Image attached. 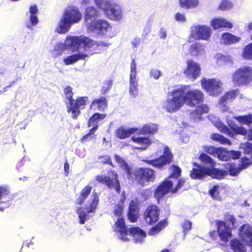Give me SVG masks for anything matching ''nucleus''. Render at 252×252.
Wrapping results in <instances>:
<instances>
[{"label":"nucleus","mask_w":252,"mask_h":252,"mask_svg":"<svg viewBox=\"0 0 252 252\" xmlns=\"http://www.w3.org/2000/svg\"><path fill=\"white\" fill-rule=\"evenodd\" d=\"M91 190L92 187L89 186H87L84 187L81 190L79 196L76 200V203L79 205H81L85 199L90 194Z\"/></svg>","instance_id":"40"},{"label":"nucleus","mask_w":252,"mask_h":252,"mask_svg":"<svg viewBox=\"0 0 252 252\" xmlns=\"http://www.w3.org/2000/svg\"><path fill=\"white\" fill-rule=\"evenodd\" d=\"M252 80V68L249 66H242L232 74V81L237 86L246 85Z\"/></svg>","instance_id":"7"},{"label":"nucleus","mask_w":252,"mask_h":252,"mask_svg":"<svg viewBox=\"0 0 252 252\" xmlns=\"http://www.w3.org/2000/svg\"><path fill=\"white\" fill-rule=\"evenodd\" d=\"M162 75V72L157 68H152L150 71V76L154 79L158 80Z\"/></svg>","instance_id":"54"},{"label":"nucleus","mask_w":252,"mask_h":252,"mask_svg":"<svg viewBox=\"0 0 252 252\" xmlns=\"http://www.w3.org/2000/svg\"><path fill=\"white\" fill-rule=\"evenodd\" d=\"M87 56L88 55L85 54H76L66 57L63 59V62L65 65H68L75 63L79 60H85Z\"/></svg>","instance_id":"33"},{"label":"nucleus","mask_w":252,"mask_h":252,"mask_svg":"<svg viewBox=\"0 0 252 252\" xmlns=\"http://www.w3.org/2000/svg\"><path fill=\"white\" fill-rule=\"evenodd\" d=\"M229 159L232 158L233 159H238L241 156V152L238 151L230 150L229 151Z\"/></svg>","instance_id":"61"},{"label":"nucleus","mask_w":252,"mask_h":252,"mask_svg":"<svg viewBox=\"0 0 252 252\" xmlns=\"http://www.w3.org/2000/svg\"><path fill=\"white\" fill-rule=\"evenodd\" d=\"M96 180L99 183H103L110 189H114L117 192L120 191V186L118 180V175L115 171H111L108 176L97 175Z\"/></svg>","instance_id":"14"},{"label":"nucleus","mask_w":252,"mask_h":252,"mask_svg":"<svg viewBox=\"0 0 252 252\" xmlns=\"http://www.w3.org/2000/svg\"><path fill=\"white\" fill-rule=\"evenodd\" d=\"M240 149L243 150L246 154H249L252 151V143L245 142L240 145Z\"/></svg>","instance_id":"52"},{"label":"nucleus","mask_w":252,"mask_h":252,"mask_svg":"<svg viewBox=\"0 0 252 252\" xmlns=\"http://www.w3.org/2000/svg\"><path fill=\"white\" fill-rule=\"evenodd\" d=\"M217 232L220 239L224 242H227L231 237V231L230 224L228 225L222 221H218Z\"/></svg>","instance_id":"20"},{"label":"nucleus","mask_w":252,"mask_h":252,"mask_svg":"<svg viewBox=\"0 0 252 252\" xmlns=\"http://www.w3.org/2000/svg\"><path fill=\"white\" fill-rule=\"evenodd\" d=\"M218 149L219 148H215L210 146H205L204 148V150L205 152L214 157H216Z\"/></svg>","instance_id":"55"},{"label":"nucleus","mask_w":252,"mask_h":252,"mask_svg":"<svg viewBox=\"0 0 252 252\" xmlns=\"http://www.w3.org/2000/svg\"><path fill=\"white\" fill-rule=\"evenodd\" d=\"M193 165L194 167L190 173V177L193 179H202L206 175L211 176L214 179H221L227 175L226 171L216 168L215 167L207 168L195 162Z\"/></svg>","instance_id":"6"},{"label":"nucleus","mask_w":252,"mask_h":252,"mask_svg":"<svg viewBox=\"0 0 252 252\" xmlns=\"http://www.w3.org/2000/svg\"><path fill=\"white\" fill-rule=\"evenodd\" d=\"M112 87V81L111 80H106L103 83L101 92L102 93L106 94Z\"/></svg>","instance_id":"57"},{"label":"nucleus","mask_w":252,"mask_h":252,"mask_svg":"<svg viewBox=\"0 0 252 252\" xmlns=\"http://www.w3.org/2000/svg\"><path fill=\"white\" fill-rule=\"evenodd\" d=\"M199 158L204 165L209 166L207 167V168L214 167L216 165L215 161L213 159L205 153L201 154Z\"/></svg>","instance_id":"41"},{"label":"nucleus","mask_w":252,"mask_h":252,"mask_svg":"<svg viewBox=\"0 0 252 252\" xmlns=\"http://www.w3.org/2000/svg\"><path fill=\"white\" fill-rule=\"evenodd\" d=\"M172 158V154L167 147H165L163 154L155 159L145 160L144 161L156 168H161L169 163Z\"/></svg>","instance_id":"15"},{"label":"nucleus","mask_w":252,"mask_h":252,"mask_svg":"<svg viewBox=\"0 0 252 252\" xmlns=\"http://www.w3.org/2000/svg\"><path fill=\"white\" fill-rule=\"evenodd\" d=\"M232 118L236 120L241 124L250 126L252 123V114L236 117L233 116Z\"/></svg>","instance_id":"43"},{"label":"nucleus","mask_w":252,"mask_h":252,"mask_svg":"<svg viewBox=\"0 0 252 252\" xmlns=\"http://www.w3.org/2000/svg\"><path fill=\"white\" fill-rule=\"evenodd\" d=\"M99 15V11L94 6H88L85 11V24L87 29L94 23Z\"/></svg>","instance_id":"21"},{"label":"nucleus","mask_w":252,"mask_h":252,"mask_svg":"<svg viewBox=\"0 0 252 252\" xmlns=\"http://www.w3.org/2000/svg\"><path fill=\"white\" fill-rule=\"evenodd\" d=\"M88 101V98L87 96L78 97L76 100H73V104H75L74 108L76 111V113H74L73 112L72 109L70 108H67V111L69 113H71L72 117L74 119H76L78 116L80 114V109L83 107L87 103Z\"/></svg>","instance_id":"23"},{"label":"nucleus","mask_w":252,"mask_h":252,"mask_svg":"<svg viewBox=\"0 0 252 252\" xmlns=\"http://www.w3.org/2000/svg\"><path fill=\"white\" fill-rule=\"evenodd\" d=\"M138 78H129V93L132 97H136L139 94Z\"/></svg>","instance_id":"35"},{"label":"nucleus","mask_w":252,"mask_h":252,"mask_svg":"<svg viewBox=\"0 0 252 252\" xmlns=\"http://www.w3.org/2000/svg\"><path fill=\"white\" fill-rule=\"evenodd\" d=\"M210 119L214 126L221 132L233 137L236 134L245 135L247 133V129L242 126H236L233 129H229L217 117L210 116Z\"/></svg>","instance_id":"8"},{"label":"nucleus","mask_w":252,"mask_h":252,"mask_svg":"<svg viewBox=\"0 0 252 252\" xmlns=\"http://www.w3.org/2000/svg\"><path fill=\"white\" fill-rule=\"evenodd\" d=\"M184 183L185 181L181 179L179 181L176 187L173 189V182L167 179L157 188L155 192V197L158 200L164 194L169 192H176L183 186Z\"/></svg>","instance_id":"11"},{"label":"nucleus","mask_w":252,"mask_h":252,"mask_svg":"<svg viewBox=\"0 0 252 252\" xmlns=\"http://www.w3.org/2000/svg\"><path fill=\"white\" fill-rule=\"evenodd\" d=\"M238 93L237 90H232L226 93L223 96L220 98V103H224L227 101H231L234 99L237 95Z\"/></svg>","instance_id":"45"},{"label":"nucleus","mask_w":252,"mask_h":252,"mask_svg":"<svg viewBox=\"0 0 252 252\" xmlns=\"http://www.w3.org/2000/svg\"><path fill=\"white\" fill-rule=\"evenodd\" d=\"M166 221L163 220L159 221L158 224L153 227L149 231V234L151 236H154L157 234L161 230V229L165 227L166 224Z\"/></svg>","instance_id":"46"},{"label":"nucleus","mask_w":252,"mask_h":252,"mask_svg":"<svg viewBox=\"0 0 252 252\" xmlns=\"http://www.w3.org/2000/svg\"><path fill=\"white\" fill-rule=\"evenodd\" d=\"M135 178L142 186L149 182H153L155 179V171L151 169L139 168L135 172Z\"/></svg>","instance_id":"16"},{"label":"nucleus","mask_w":252,"mask_h":252,"mask_svg":"<svg viewBox=\"0 0 252 252\" xmlns=\"http://www.w3.org/2000/svg\"><path fill=\"white\" fill-rule=\"evenodd\" d=\"M106 117V115L101 114L98 113L94 114L89 119L88 122V126H93L90 130L89 133L84 136L81 140L82 141H86L92 138V135L96 130L98 127L97 124Z\"/></svg>","instance_id":"17"},{"label":"nucleus","mask_w":252,"mask_h":252,"mask_svg":"<svg viewBox=\"0 0 252 252\" xmlns=\"http://www.w3.org/2000/svg\"><path fill=\"white\" fill-rule=\"evenodd\" d=\"M158 130V125L155 124H148L144 125L140 129L138 133L140 134H154Z\"/></svg>","instance_id":"34"},{"label":"nucleus","mask_w":252,"mask_h":252,"mask_svg":"<svg viewBox=\"0 0 252 252\" xmlns=\"http://www.w3.org/2000/svg\"><path fill=\"white\" fill-rule=\"evenodd\" d=\"M138 212H128V218L131 222H135L138 218Z\"/></svg>","instance_id":"60"},{"label":"nucleus","mask_w":252,"mask_h":252,"mask_svg":"<svg viewBox=\"0 0 252 252\" xmlns=\"http://www.w3.org/2000/svg\"><path fill=\"white\" fill-rule=\"evenodd\" d=\"M212 32L211 28L205 25H194L190 28V36L197 40H208Z\"/></svg>","instance_id":"13"},{"label":"nucleus","mask_w":252,"mask_h":252,"mask_svg":"<svg viewBox=\"0 0 252 252\" xmlns=\"http://www.w3.org/2000/svg\"><path fill=\"white\" fill-rule=\"evenodd\" d=\"M91 109L100 111H104L107 107V101L104 97L94 99L91 104Z\"/></svg>","instance_id":"31"},{"label":"nucleus","mask_w":252,"mask_h":252,"mask_svg":"<svg viewBox=\"0 0 252 252\" xmlns=\"http://www.w3.org/2000/svg\"><path fill=\"white\" fill-rule=\"evenodd\" d=\"M123 206L122 203L116 204L114 206V215L117 219L114 227V231L118 234L120 239L123 241H127L129 238L127 237L128 235L133 237L135 243H142L146 234L144 231L139 227H131L127 228L123 216Z\"/></svg>","instance_id":"1"},{"label":"nucleus","mask_w":252,"mask_h":252,"mask_svg":"<svg viewBox=\"0 0 252 252\" xmlns=\"http://www.w3.org/2000/svg\"><path fill=\"white\" fill-rule=\"evenodd\" d=\"M216 157L220 160L227 161L229 160V150L219 148Z\"/></svg>","instance_id":"47"},{"label":"nucleus","mask_w":252,"mask_h":252,"mask_svg":"<svg viewBox=\"0 0 252 252\" xmlns=\"http://www.w3.org/2000/svg\"><path fill=\"white\" fill-rule=\"evenodd\" d=\"M239 235L242 240L248 245L252 242V227L249 224L242 225L240 229Z\"/></svg>","instance_id":"25"},{"label":"nucleus","mask_w":252,"mask_h":252,"mask_svg":"<svg viewBox=\"0 0 252 252\" xmlns=\"http://www.w3.org/2000/svg\"><path fill=\"white\" fill-rule=\"evenodd\" d=\"M99 201L98 195L96 193L93 194L92 202L89 206L85 208L86 211L82 210V208L77 207L76 209L77 214L79 218V223L84 224L87 220L90 219L88 214L94 212L95 210Z\"/></svg>","instance_id":"12"},{"label":"nucleus","mask_w":252,"mask_h":252,"mask_svg":"<svg viewBox=\"0 0 252 252\" xmlns=\"http://www.w3.org/2000/svg\"><path fill=\"white\" fill-rule=\"evenodd\" d=\"M188 87L187 86H182L169 91L166 100L163 103V108L169 113L180 110L185 104L183 94Z\"/></svg>","instance_id":"4"},{"label":"nucleus","mask_w":252,"mask_h":252,"mask_svg":"<svg viewBox=\"0 0 252 252\" xmlns=\"http://www.w3.org/2000/svg\"><path fill=\"white\" fill-rule=\"evenodd\" d=\"M230 246L234 252H246L245 246L238 239H232L230 242Z\"/></svg>","instance_id":"39"},{"label":"nucleus","mask_w":252,"mask_h":252,"mask_svg":"<svg viewBox=\"0 0 252 252\" xmlns=\"http://www.w3.org/2000/svg\"><path fill=\"white\" fill-rule=\"evenodd\" d=\"M99 9L104 11L107 17L113 20H120L122 17V11L120 5L111 0H106L102 7Z\"/></svg>","instance_id":"10"},{"label":"nucleus","mask_w":252,"mask_h":252,"mask_svg":"<svg viewBox=\"0 0 252 252\" xmlns=\"http://www.w3.org/2000/svg\"><path fill=\"white\" fill-rule=\"evenodd\" d=\"M181 173V170L179 167L176 166H173L172 168L171 176L172 178L177 179L180 175Z\"/></svg>","instance_id":"59"},{"label":"nucleus","mask_w":252,"mask_h":252,"mask_svg":"<svg viewBox=\"0 0 252 252\" xmlns=\"http://www.w3.org/2000/svg\"><path fill=\"white\" fill-rule=\"evenodd\" d=\"M252 161L251 160L248 158L245 157L242 158L241 159V163L239 164L240 168L241 170L247 168L250 165L252 164Z\"/></svg>","instance_id":"53"},{"label":"nucleus","mask_w":252,"mask_h":252,"mask_svg":"<svg viewBox=\"0 0 252 252\" xmlns=\"http://www.w3.org/2000/svg\"><path fill=\"white\" fill-rule=\"evenodd\" d=\"M115 159L116 161L119 163L121 167L123 169L125 172H126L128 175L131 174V168L128 166V164L126 163L119 156L116 155L115 156Z\"/></svg>","instance_id":"48"},{"label":"nucleus","mask_w":252,"mask_h":252,"mask_svg":"<svg viewBox=\"0 0 252 252\" xmlns=\"http://www.w3.org/2000/svg\"><path fill=\"white\" fill-rule=\"evenodd\" d=\"M128 211L138 212V206L133 200H132L129 204Z\"/></svg>","instance_id":"64"},{"label":"nucleus","mask_w":252,"mask_h":252,"mask_svg":"<svg viewBox=\"0 0 252 252\" xmlns=\"http://www.w3.org/2000/svg\"><path fill=\"white\" fill-rule=\"evenodd\" d=\"M233 6L231 1L228 0H222L219 6V9L225 11L231 9Z\"/></svg>","instance_id":"50"},{"label":"nucleus","mask_w":252,"mask_h":252,"mask_svg":"<svg viewBox=\"0 0 252 252\" xmlns=\"http://www.w3.org/2000/svg\"><path fill=\"white\" fill-rule=\"evenodd\" d=\"M175 19L177 22L180 23H185L187 21L185 14L180 12H177L175 14Z\"/></svg>","instance_id":"58"},{"label":"nucleus","mask_w":252,"mask_h":252,"mask_svg":"<svg viewBox=\"0 0 252 252\" xmlns=\"http://www.w3.org/2000/svg\"><path fill=\"white\" fill-rule=\"evenodd\" d=\"M241 40V37H237L232 33L224 32L220 37V42L225 45H230L238 42Z\"/></svg>","instance_id":"30"},{"label":"nucleus","mask_w":252,"mask_h":252,"mask_svg":"<svg viewBox=\"0 0 252 252\" xmlns=\"http://www.w3.org/2000/svg\"><path fill=\"white\" fill-rule=\"evenodd\" d=\"M138 129L135 127L126 128L124 127H120L116 131V136L121 139L128 137L131 134L136 132Z\"/></svg>","instance_id":"28"},{"label":"nucleus","mask_w":252,"mask_h":252,"mask_svg":"<svg viewBox=\"0 0 252 252\" xmlns=\"http://www.w3.org/2000/svg\"><path fill=\"white\" fill-rule=\"evenodd\" d=\"M210 25L215 30L223 28L229 29L233 28L232 24L223 17L214 18L212 19L210 21Z\"/></svg>","instance_id":"24"},{"label":"nucleus","mask_w":252,"mask_h":252,"mask_svg":"<svg viewBox=\"0 0 252 252\" xmlns=\"http://www.w3.org/2000/svg\"><path fill=\"white\" fill-rule=\"evenodd\" d=\"M95 44V45L93 46V47L89 48L87 51H88V50H91V51L92 52L91 54H93V53H94V50L97 46H100V47H107L109 45V44L107 43H105L104 42H102V41H101L100 42L98 43V44H97L96 42L94 41V40H92Z\"/></svg>","instance_id":"62"},{"label":"nucleus","mask_w":252,"mask_h":252,"mask_svg":"<svg viewBox=\"0 0 252 252\" xmlns=\"http://www.w3.org/2000/svg\"><path fill=\"white\" fill-rule=\"evenodd\" d=\"M222 83L218 79L203 78L201 80L202 88L211 96H217L222 92Z\"/></svg>","instance_id":"9"},{"label":"nucleus","mask_w":252,"mask_h":252,"mask_svg":"<svg viewBox=\"0 0 252 252\" xmlns=\"http://www.w3.org/2000/svg\"><path fill=\"white\" fill-rule=\"evenodd\" d=\"M250 40H252V32L250 35ZM242 56L246 60H252V42L250 43L244 48Z\"/></svg>","instance_id":"42"},{"label":"nucleus","mask_w":252,"mask_h":252,"mask_svg":"<svg viewBox=\"0 0 252 252\" xmlns=\"http://www.w3.org/2000/svg\"><path fill=\"white\" fill-rule=\"evenodd\" d=\"M225 167L228 171L227 173L231 176H237L242 170L239 165L233 163H227L225 164Z\"/></svg>","instance_id":"38"},{"label":"nucleus","mask_w":252,"mask_h":252,"mask_svg":"<svg viewBox=\"0 0 252 252\" xmlns=\"http://www.w3.org/2000/svg\"><path fill=\"white\" fill-rule=\"evenodd\" d=\"M110 27V25L106 20L98 19L87 29L88 32L96 34H105Z\"/></svg>","instance_id":"18"},{"label":"nucleus","mask_w":252,"mask_h":252,"mask_svg":"<svg viewBox=\"0 0 252 252\" xmlns=\"http://www.w3.org/2000/svg\"><path fill=\"white\" fill-rule=\"evenodd\" d=\"M129 78H138L137 76L136 64L134 59L132 60L130 63Z\"/></svg>","instance_id":"51"},{"label":"nucleus","mask_w":252,"mask_h":252,"mask_svg":"<svg viewBox=\"0 0 252 252\" xmlns=\"http://www.w3.org/2000/svg\"><path fill=\"white\" fill-rule=\"evenodd\" d=\"M37 12V6L33 5L30 7L29 12L27 13V16L30 17V22L26 23V27L29 29L32 30L33 27L37 24L38 22V17L36 15Z\"/></svg>","instance_id":"26"},{"label":"nucleus","mask_w":252,"mask_h":252,"mask_svg":"<svg viewBox=\"0 0 252 252\" xmlns=\"http://www.w3.org/2000/svg\"><path fill=\"white\" fill-rule=\"evenodd\" d=\"M82 14L78 8L75 6H68L65 10L59 22L56 31L59 33H65L70 30L71 26L79 22Z\"/></svg>","instance_id":"5"},{"label":"nucleus","mask_w":252,"mask_h":252,"mask_svg":"<svg viewBox=\"0 0 252 252\" xmlns=\"http://www.w3.org/2000/svg\"><path fill=\"white\" fill-rule=\"evenodd\" d=\"M187 67L184 71L185 76L193 80L196 79L200 75L201 68L199 64L192 60H188Z\"/></svg>","instance_id":"19"},{"label":"nucleus","mask_w":252,"mask_h":252,"mask_svg":"<svg viewBox=\"0 0 252 252\" xmlns=\"http://www.w3.org/2000/svg\"><path fill=\"white\" fill-rule=\"evenodd\" d=\"M159 211L156 205L149 206L144 213V218L147 223L152 224L158 220Z\"/></svg>","instance_id":"22"},{"label":"nucleus","mask_w":252,"mask_h":252,"mask_svg":"<svg viewBox=\"0 0 252 252\" xmlns=\"http://www.w3.org/2000/svg\"><path fill=\"white\" fill-rule=\"evenodd\" d=\"M188 86L187 91L183 94L184 103L189 107H196L195 110L190 113V117L194 121L197 122L201 119L202 115L208 112L209 108L205 104L199 106L204 101V95L203 92L198 89H188L189 86Z\"/></svg>","instance_id":"2"},{"label":"nucleus","mask_w":252,"mask_h":252,"mask_svg":"<svg viewBox=\"0 0 252 252\" xmlns=\"http://www.w3.org/2000/svg\"><path fill=\"white\" fill-rule=\"evenodd\" d=\"M95 45L91 39L85 36L76 37L68 35L64 43L59 42L55 46L52 51L55 57L60 56L65 50H71L73 52H80L82 50L86 51Z\"/></svg>","instance_id":"3"},{"label":"nucleus","mask_w":252,"mask_h":252,"mask_svg":"<svg viewBox=\"0 0 252 252\" xmlns=\"http://www.w3.org/2000/svg\"><path fill=\"white\" fill-rule=\"evenodd\" d=\"M182 227L183 228V232L185 235H186L191 228V222L189 220H185L182 224Z\"/></svg>","instance_id":"56"},{"label":"nucleus","mask_w":252,"mask_h":252,"mask_svg":"<svg viewBox=\"0 0 252 252\" xmlns=\"http://www.w3.org/2000/svg\"><path fill=\"white\" fill-rule=\"evenodd\" d=\"M131 140L135 143L137 144L140 147H136L135 149L145 150L153 142V139L149 137L145 136H133Z\"/></svg>","instance_id":"27"},{"label":"nucleus","mask_w":252,"mask_h":252,"mask_svg":"<svg viewBox=\"0 0 252 252\" xmlns=\"http://www.w3.org/2000/svg\"><path fill=\"white\" fill-rule=\"evenodd\" d=\"M13 195L10 193L9 188L5 186H0V203H5L12 200Z\"/></svg>","instance_id":"29"},{"label":"nucleus","mask_w":252,"mask_h":252,"mask_svg":"<svg viewBox=\"0 0 252 252\" xmlns=\"http://www.w3.org/2000/svg\"><path fill=\"white\" fill-rule=\"evenodd\" d=\"M189 53L193 56L203 55L205 53V47L199 43L192 44L190 46Z\"/></svg>","instance_id":"36"},{"label":"nucleus","mask_w":252,"mask_h":252,"mask_svg":"<svg viewBox=\"0 0 252 252\" xmlns=\"http://www.w3.org/2000/svg\"><path fill=\"white\" fill-rule=\"evenodd\" d=\"M211 138L212 140L218 141L221 144L230 145L231 144V141L228 139L218 133L212 134Z\"/></svg>","instance_id":"44"},{"label":"nucleus","mask_w":252,"mask_h":252,"mask_svg":"<svg viewBox=\"0 0 252 252\" xmlns=\"http://www.w3.org/2000/svg\"><path fill=\"white\" fill-rule=\"evenodd\" d=\"M10 79V75L7 73L0 72V80L2 82L9 81Z\"/></svg>","instance_id":"63"},{"label":"nucleus","mask_w":252,"mask_h":252,"mask_svg":"<svg viewBox=\"0 0 252 252\" xmlns=\"http://www.w3.org/2000/svg\"><path fill=\"white\" fill-rule=\"evenodd\" d=\"M66 98L68 100V102L67 104V108H70L72 110L73 112L75 113L76 111L74 107L75 104H73V99L72 98L73 93H72V89L70 86H67L63 90Z\"/></svg>","instance_id":"32"},{"label":"nucleus","mask_w":252,"mask_h":252,"mask_svg":"<svg viewBox=\"0 0 252 252\" xmlns=\"http://www.w3.org/2000/svg\"><path fill=\"white\" fill-rule=\"evenodd\" d=\"M198 0H179V5L184 9H192L196 8L199 5Z\"/></svg>","instance_id":"37"},{"label":"nucleus","mask_w":252,"mask_h":252,"mask_svg":"<svg viewBox=\"0 0 252 252\" xmlns=\"http://www.w3.org/2000/svg\"><path fill=\"white\" fill-rule=\"evenodd\" d=\"M222 189V187L216 185L209 190V193L213 198L218 199L220 197L219 193Z\"/></svg>","instance_id":"49"}]
</instances>
